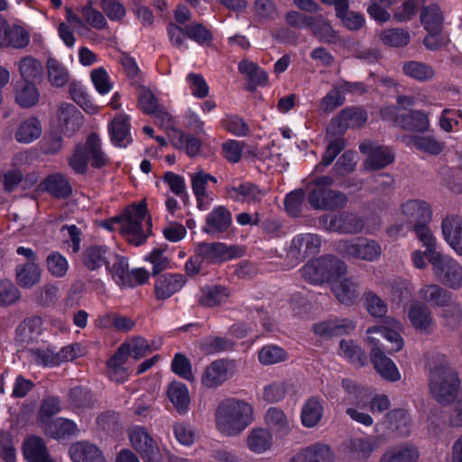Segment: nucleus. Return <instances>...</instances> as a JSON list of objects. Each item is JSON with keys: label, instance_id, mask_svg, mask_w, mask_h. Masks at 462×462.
<instances>
[{"label": "nucleus", "instance_id": "nucleus-1", "mask_svg": "<svg viewBox=\"0 0 462 462\" xmlns=\"http://www.w3.org/2000/svg\"><path fill=\"white\" fill-rule=\"evenodd\" d=\"M253 420L254 409L252 405L237 399H227L221 402L215 411L216 428L226 437L239 435Z\"/></svg>", "mask_w": 462, "mask_h": 462}, {"label": "nucleus", "instance_id": "nucleus-2", "mask_svg": "<svg viewBox=\"0 0 462 462\" xmlns=\"http://www.w3.org/2000/svg\"><path fill=\"white\" fill-rule=\"evenodd\" d=\"M430 390L436 401L448 404L460 392L461 381L447 357L439 356L430 368Z\"/></svg>", "mask_w": 462, "mask_h": 462}, {"label": "nucleus", "instance_id": "nucleus-3", "mask_svg": "<svg viewBox=\"0 0 462 462\" xmlns=\"http://www.w3.org/2000/svg\"><path fill=\"white\" fill-rule=\"evenodd\" d=\"M119 229L125 239L138 246L144 243L152 233V219L147 214L144 200L127 207L119 216Z\"/></svg>", "mask_w": 462, "mask_h": 462}, {"label": "nucleus", "instance_id": "nucleus-4", "mask_svg": "<svg viewBox=\"0 0 462 462\" xmlns=\"http://www.w3.org/2000/svg\"><path fill=\"white\" fill-rule=\"evenodd\" d=\"M108 157L102 150L99 135L90 134L83 146L78 145L69 158V165L78 173L83 174L90 164L94 168H102L108 163Z\"/></svg>", "mask_w": 462, "mask_h": 462}, {"label": "nucleus", "instance_id": "nucleus-5", "mask_svg": "<svg viewBox=\"0 0 462 462\" xmlns=\"http://www.w3.org/2000/svg\"><path fill=\"white\" fill-rule=\"evenodd\" d=\"M300 275L307 282L319 285L332 282L337 277L346 272V265L334 256H322L305 264L300 270Z\"/></svg>", "mask_w": 462, "mask_h": 462}, {"label": "nucleus", "instance_id": "nucleus-6", "mask_svg": "<svg viewBox=\"0 0 462 462\" xmlns=\"http://www.w3.org/2000/svg\"><path fill=\"white\" fill-rule=\"evenodd\" d=\"M432 208L429 202L419 199H409L402 202L396 215L402 224L393 225L388 228L390 236H398L403 230V226H415L430 223L432 219Z\"/></svg>", "mask_w": 462, "mask_h": 462}, {"label": "nucleus", "instance_id": "nucleus-7", "mask_svg": "<svg viewBox=\"0 0 462 462\" xmlns=\"http://www.w3.org/2000/svg\"><path fill=\"white\" fill-rule=\"evenodd\" d=\"M333 182V178L329 176H322L314 180L313 187L308 195V201L313 208L335 210L346 204V196L330 188Z\"/></svg>", "mask_w": 462, "mask_h": 462}, {"label": "nucleus", "instance_id": "nucleus-8", "mask_svg": "<svg viewBox=\"0 0 462 462\" xmlns=\"http://www.w3.org/2000/svg\"><path fill=\"white\" fill-rule=\"evenodd\" d=\"M435 279L453 291L462 288V264L446 254H433L429 261Z\"/></svg>", "mask_w": 462, "mask_h": 462}, {"label": "nucleus", "instance_id": "nucleus-9", "mask_svg": "<svg viewBox=\"0 0 462 462\" xmlns=\"http://www.w3.org/2000/svg\"><path fill=\"white\" fill-rule=\"evenodd\" d=\"M342 386L347 393L343 401L347 406L346 414L360 424L371 426L374 423L373 418L363 411L367 405L365 390L349 379L343 380Z\"/></svg>", "mask_w": 462, "mask_h": 462}, {"label": "nucleus", "instance_id": "nucleus-10", "mask_svg": "<svg viewBox=\"0 0 462 462\" xmlns=\"http://www.w3.org/2000/svg\"><path fill=\"white\" fill-rule=\"evenodd\" d=\"M337 250L347 257L367 262L377 261L383 253L379 243L368 238L341 241Z\"/></svg>", "mask_w": 462, "mask_h": 462}, {"label": "nucleus", "instance_id": "nucleus-11", "mask_svg": "<svg viewBox=\"0 0 462 462\" xmlns=\"http://www.w3.org/2000/svg\"><path fill=\"white\" fill-rule=\"evenodd\" d=\"M128 437L132 447L144 462H162V451L158 443L143 427L129 428Z\"/></svg>", "mask_w": 462, "mask_h": 462}, {"label": "nucleus", "instance_id": "nucleus-12", "mask_svg": "<svg viewBox=\"0 0 462 462\" xmlns=\"http://www.w3.org/2000/svg\"><path fill=\"white\" fill-rule=\"evenodd\" d=\"M359 150L366 156L363 166L368 171H377L385 168L394 161V153L391 148L371 141L362 143Z\"/></svg>", "mask_w": 462, "mask_h": 462}, {"label": "nucleus", "instance_id": "nucleus-13", "mask_svg": "<svg viewBox=\"0 0 462 462\" xmlns=\"http://www.w3.org/2000/svg\"><path fill=\"white\" fill-rule=\"evenodd\" d=\"M236 373V363L228 359H218L208 365L201 376V383L215 389L229 380Z\"/></svg>", "mask_w": 462, "mask_h": 462}, {"label": "nucleus", "instance_id": "nucleus-14", "mask_svg": "<svg viewBox=\"0 0 462 462\" xmlns=\"http://www.w3.org/2000/svg\"><path fill=\"white\" fill-rule=\"evenodd\" d=\"M407 318L411 327L420 333L430 335L436 328L430 310L420 301L414 300L408 306Z\"/></svg>", "mask_w": 462, "mask_h": 462}, {"label": "nucleus", "instance_id": "nucleus-15", "mask_svg": "<svg viewBox=\"0 0 462 462\" xmlns=\"http://www.w3.org/2000/svg\"><path fill=\"white\" fill-rule=\"evenodd\" d=\"M81 124L82 115L74 105L63 102L59 106L55 126L60 134L71 136L79 130Z\"/></svg>", "mask_w": 462, "mask_h": 462}, {"label": "nucleus", "instance_id": "nucleus-16", "mask_svg": "<svg viewBox=\"0 0 462 462\" xmlns=\"http://www.w3.org/2000/svg\"><path fill=\"white\" fill-rule=\"evenodd\" d=\"M29 42V33L23 27L8 23L0 15V47L22 49Z\"/></svg>", "mask_w": 462, "mask_h": 462}, {"label": "nucleus", "instance_id": "nucleus-17", "mask_svg": "<svg viewBox=\"0 0 462 462\" xmlns=\"http://www.w3.org/2000/svg\"><path fill=\"white\" fill-rule=\"evenodd\" d=\"M359 287L356 279L339 276L332 281L330 291L340 304L352 306L359 298Z\"/></svg>", "mask_w": 462, "mask_h": 462}, {"label": "nucleus", "instance_id": "nucleus-18", "mask_svg": "<svg viewBox=\"0 0 462 462\" xmlns=\"http://www.w3.org/2000/svg\"><path fill=\"white\" fill-rule=\"evenodd\" d=\"M321 240L315 234H300L293 237L288 254L294 259L302 260L319 251Z\"/></svg>", "mask_w": 462, "mask_h": 462}, {"label": "nucleus", "instance_id": "nucleus-19", "mask_svg": "<svg viewBox=\"0 0 462 462\" xmlns=\"http://www.w3.org/2000/svg\"><path fill=\"white\" fill-rule=\"evenodd\" d=\"M441 231L446 243L458 256H462V217L446 216L441 221Z\"/></svg>", "mask_w": 462, "mask_h": 462}, {"label": "nucleus", "instance_id": "nucleus-20", "mask_svg": "<svg viewBox=\"0 0 462 462\" xmlns=\"http://www.w3.org/2000/svg\"><path fill=\"white\" fill-rule=\"evenodd\" d=\"M226 196L236 202L256 204L260 203L266 195L264 189L251 182L241 183L237 186L228 185L226 188Z\"/></svg>", "mask_w": 462, "mask_h": 462}, {"label": "nucleus", "instance_id": "nucleus-21", "mask_svg": "<svg viewBox=\"0 0 462 462\" xmlns=\"http://www.w3.org/2000/svg\"><path fill=\"white\" fill-rule=\"evenodd\" d=\"M403 326L401 321L388 317L383 326L368 328L366 334H380L383 338L392 344L393 352H398L403 347V339L400 335Z\"/></svg>", "mask_w": 462, "mask_h": 462}, {"label": "nucleus", "instance_id": "nucleus-22", "mask_svg": "<svg viewBox=\"0 0 462 462\" xmlns=\"http://www.w3.org/2000/svg\"><path fill=\"white\" fill-rule=\"evenodd\" d=\"M114 253L103 245H95L87 247L82 255V263L89 271H96L111 263Z\"/></svg>", "mask_w": 462, "mask_h": 462}, {"label": "nucleus", "instance_id": "nucleus-23", "mask_svg": "<svg viewBox=\"0 0 462 462\" xmlns=\"http://www.w3.org/2000/svg\"><path fill=\"white\" fill-rule=\"evenodd\" d=\"M246 448L255 455H262L272 449L273 438L270 430L265 428H254L245 439Z\"/></svg>", "mask_w": 462, "mask_h": 462}, {"label": "nucleus", "instance_id": "nucleus-24", "mask_svg": "<svg viewBox=\"0 0 462 462\" xmlns=\"http://www.w3.org/2000/svg\"><path fill=\"white\" fill-rule=\"evenodd\" d=\"M325 402L318 397H310L302 404L300 410V421L303 427L311 429L321 420L324 413Z\"/></svg>", "mask_w": 462, "mask_h": 462}, {"label": "nucleus", "instance_id": "nucleus-25", "mask_svg": "<svg viewBox=\"0 0 462 462\" xmlns=\"http://www.w3.org/2000/svg\"><path fill=\"white\" fill-rule=\"evenodd\" d=\"M69 456L73 462H107L103 452L88 441H79L71 445Z\"/></svg>", "mask_w": 462, "mask_h": 462}, {"label": "nucleus", "instance_id": "nucleus-26", "mask_svg": "<svg viewBox=\"0 0 462 462\" xmlns=\"http://www.w3.org/2000/svg\"><path fill=\"white\" fill-rule=\"evenodd\" d=\"M326 227L338 233H358L364 228V222L359 217L351 213H341L330 218Z\"/></svg>", "mask_w": 462, "mask_h": 462}, {"label": "nucleus", "instance_id": "nucleus-27", "mask_svg": "<svg viewBox=\"0 0 462 462\" xmlns=\"http://www.w3.org/2000/svg\"><path fill=\"white\" fill-rule=\"evenodd\" d=\"M111 142L118 147H125L131 142L129 116L125 114L116 116L108 126Z\"/></svg>", "mask_w": 462, "mask_h": 462}, {"label": "nucleus", "instance_id": "nucleus-28", "mask_svg": "<svg viewBox=\"0 0 462 462\" xmlns=\"http://www.w3.org/2000/svg\"><path fill=\"white\" fill-rule=\"evenodd\" d=\"M366 120V113L362 108H346L332 120L329 129L337 128L338 133H344L349 127L363 125Z\"/></svg>", "mask_w": 462, "mask_h": 462}, {"label": "nucleus", "instance_id": "nucleus-29", "mask_svg": "<svg viewBox=\"0 0 462 462\" xmlns=\"http://www.w3.org/2000/svg\"><path fill=\"white\" fill-rule=\"evenodd\" d=\"M162 345V340L157 342V345H150L145 338L136 337L127 342L123 343L118 349L129 359L133 357L138 360L154 350H158Z\"/></svg>", "mask_w": 462, "mask_h": 462}, {"label": "nucleus", "instance_id": "nucleus-30", "mask_svg": "<svg viewBox=\"0 0 462 462\" xmlns=\"http://www.w3.org/2000/svg\"><path fill=\"white\" fill-rule=\"evenodd\" d=\"M418 295L424 302L437 307L447 306L450 301V293L437 283H424L418 291Z\"/></svg>", "mask_w": 462, "mask_h": 462}, {"label": "nucleus", "instance_id": "nucleus-31", "mask_svg": "<svg viewBox=\"0 0 462 462\" xmlns=\"http://www.w3.org/2000/svg\"><path fill=\"white\" fill-rule=\"evenodd\" d=\"M402 141L409 148H415L432 155L439 154L444 149V144L431 135L407 134L402 136Z\"/></svg>", "mask_w": 462, "mask_h": 462}, {"label": "nucleus", "instance_id": "nucleus-32", "mask_svg": "<svg viewBox=\"0 0 462 462\" xmlns=\"http://www.w3.org/2000/svg\"><path fill=\"white\" fill-rule=\"evenodd\" d=\"M232 223V216L223 206L216 207L206 218L204 231L210 235L225 232Z\"/></svg>", "mask_w": 462, "mask_h": 462}, {"label": "nucleus", "instance_id": "nucleus-33", "mask_svg": "<svg viewBox=\"0 0 462 462\" xmlns=\"http://www.w3.org/2000/svg\"><path fill=\"white\" fill-rule=\"evenodd\" d=\"M230 291L221 285H206L197 294V299L201 306L211 308L226 302Z\"/></svg>", "mask_w": 462, "mask_h": 462}, {"label": "nucleus", "instance_id": "nucleus-34", "mask_svg": "<svg viewBox=\"0 0 462 462\" xmlns=\"http://www.w3.org/2000/svg\"><path fill=\"white\" fill-rule=\"evenodd\" d=\"M186 282L182 274L164 273L155 282V292L159 299H168L179 291Z\"/></svg>", "mask_w": 462, "mask_h": 462}, {"label": "nucleus", "instance_id": "nucleus-35", "mask_svg": "<svg viewBox=\"0 0 462 462\" xmlns=\"http://www.w3.org/2000/svg\"><path fill=\"white\" fill-rule=\"evenodd\" d=\"M378 446L377 439L373 437H356L346 443L349 457L357 460L367 459Z\"/></svg>", "mask_w": 462, "mask_h": 462}, {"label": "nucleus", "instance_id": "nucleus-36", "mask_svg": "<svg viewBox=\"0 0 462 462\" xmlns=\"http://www.w3.org/2000/svg\"><path fill=\"white\" fill-rule=\"evenodd\" d=\"M42 278L40 265L34 262H26L15 267V280L18 285L30 289L38 284Z\"/></svg>", "mask_w": 462, "mask_h": 462}, {"label": "nucleus", "instance_id": "nucleus-37", "mask_svg": "<svg viewBox=\"0 0 462 462\" xmlns=\"http://www.w3.org/2000/svg\"><path fill=\"white\" fill-rule=\"evenodd\" d=\"M371 360L374 369L383 379L390 382L401 379V374L396 365L384 355L383 349H377L374 354H372Z\"/></svg>", "mask_w": 462, "mask_h": 462}, {"label": "nucleus", "instance_id": "nucleus-38", "mask_svg": "<svg viewBox=\"0 0 462 462\" xmlns=\"http://www.w3.org/2000/svg\"><path fill=\"white\" fill-rule=\"evenodd\" d=\"M418 458V448L412 444L402 443L388 448L380 462H417Z\"/></svg>", "mask_w": 462, "mask_h": 462}, {"label": "nucleus", "instance_id": "nucleus-39", "mask_svg": "<svg viewBox=\"0 0 462 462\" xmlns=\"http://www.w3.org/2000/svg\"><path fill=\"white\" fill-rule=\"evenodd\" d=\"M128 358L119 349L106 362V374L110 380L125 383L129 375Z\"/></svg>", "mask_w": 462, "mask_h": 462}, {"label": "nucleus", "instance_id": "nucleus-40", "mask_svg": "<svg viewBox=\"0 0 462 462\" xmlns=\"http://www.w3.org/2000/svg\"><path fill=\"white\" fill-rule=\"evenodd\" d=\"M333 454L330 448L322 444H316L302 449L294 455L290 462H332Z\"/></svg>", "mask_w": 462, "mask_h": 462}, {"label": "nucleus", "instance_id": "nucleus-41", "mask_svg": "<svg viewBox=\"0 0 462 462\" xmlns=\"http://www.w3.org/2000/svg\"><path fill=\"white\" fill-rule=\"evenodd\" d=\"M111 262L112 265L107 264L106 270L112 280L119 286L133 287L127 259L114 254Z\"/></svg>", "mask_w": 462, "mask_h": 462}, {"label": "nucleus", "instance_id": "nucleus-42", "mask_svg": "<svg viewBox=\"0 0 462 462\" xmlns=\"http://www.w3.org/2000/svg\"><path fill=\"white\" fill-rule=\"evenodd\" d=\"M24 457L29 462H54L49 456L46 446L41 438L32 436L23 443Z\"/></svg>", "mask_w": 462, "mask_h": 462}, {"label": "nucleus", "instance_id": "nucleus-43", "mask_svg": "<svg viewBox=\"0 0 462 462\" xmlns=\"http://www.w3.org/2000/svg\"><path fill=\"white\" fill-rule=\"evenodd\" d=\"M197 252L206 263L223 262L232 257L231 251L224 243L199 244Z\"/></svg>", "mask_w": 462, "mask_h": 462}, {"label": "nucleus", "instance_id": "nucleus-44", "mask_svg": "<svg viewBox=\"0 0 462 462\" xmlns=\"http://www.w3.org/2000/svg\"><path fill=\"white\" fill-rule=\"evenodd\" d=\"M429 113L421 110H411L401 116L400 126L408 131L424 133L430 130Z\"/></svg>", "mask_w": 462, "mask_h": 462}, {"label": "nucleus", "instance_id": "nucleus-45", "mask_svg": "<svg viewBox=\"0 0 462 462\" xmlns=\"http://www.w3.org/2000/svg\"><path fill=\"white\" fill-rule=\"evenodd\" d=\"M168 397L177 411L180 414L188 412L190 397L188 387L180 382H172L168 387Z\"/></svg>", "mask_w": 462, "mask_h": 462}, {"label": "nucleus", "instance_id": "nucleus-46", "mask_svg": "<svg viewBox=\"0 0 462 462\" xmlns=\"http://www.w3.org/2000/svg\"><path fill=\"white\" fill-rule=\"evenodd\" d=\"M42 133V128L39 119L30 117L18 125L14 138L20 143L28 144L37 140Z\"/></svg>", "mask_w": 462, "mask_h": 462}, {"label": "nucleus", "instance_id": "nucleus-47", "mask_svg": "<svg viewBox=\"0 0 462 462\" xmlns=\"http://www.w3.org/2000/svg\"><path fill=\"white\" fill-rule=\"evenodd\" d=\"M15 102L23 108L34 106L40 99V92L32 82L16 84L14 89Z\"/></svg>", "mask_w": 462, "mask_h": 462}, {"label": "nucleus", "instance_id": "nucleus-48", "mask_svg": "<svg viewBox=\"0 0 462 462\" xmlns=\"http://www.w3.org/2000/svg\"><path fill=\"white\" fill-rule=\"evenodd\" d=\"M387 427L398 432L400 435H407L411 427V420L410 414L405 409L391 410L385 417Z\"/></svg>", "mask_w": 462, "mask_h": 462}, {"label": "nucleus", "instance_id": "nucleus-49", "mask_svg": "<svg viewBox=\"0 0 462 462\" xmlns=\"http://www.w3.org/2000/svg\"><path fill=\"white\" fill-rule=\"evenodd\" d=\"M443 20V14L438 5L430 4L421 9L420 22L427 32H441Z\"/></svg>", "mask_w": 462, "mask_h": 462}, {"label": "nucleus", "instance_id": "nucleus-50", "mask_svg": "<svg viewBox=\"0 0 462 462\" xmlns=\"http://www.w3.org/2000/svg\"><path fill=\"white\" fill-rule=\"evenodd\" d=\"M20 76L24 81L32 82L41 78L43 72L42 62L32 55L22 58L16 63Z\"/></svg>", "mask_w": 462, "mask_h": 462}, {"label": "nucleus", "instance_id": "nucleus-51", "mask_svg": "<svg viewBox=\"0 0 462 462\" xmlns=\"http://www.w3.org/2000/svg\"><path fill=\"white\" fill-rule=\"evenodd\" d=\"M48 80L54 88L64 87L69 79L68 69L54 58H49L46 62Z\"/></svg>", "mask_w": 462, "mask_h": 462}, {"label": "nucleus", "instance_id": "nucleus-52", "mask_svg": "<svg viewBox=\"0 0 462 462\" xmlns=\"http://www.w3.org/2000/svg\"><path fill=\"white\" fill-rule=\"evenodd\" d=\"M265 421L270 430L278 435L285 436L291 431V420L277 408H270L267 411Z\"/></svg>", "mask_w": 462, "mask_h": 462}, {"label": "nucleus", "instance_id": "nucleus-53", "mask_svg": "<svg viewBox=\"0 0 462 462\" xmlns=\"http://www.w3.org/2000/svg\"><path fill=\"white\" fill-rule=\"evenodd\" d=\"M44 426L46 433L54 439H61L67 436H71L78 431L76 423L64 418H57L52 420Z\"/></svg>", "mask_w": 462, "mask_h": 462}, {"label": "nucleus", "instance_id": "nucleus-54", "mask_svg": "<svg viewBox=\"0 0 462 462\" xmlns=\"http://www.w3.org/2000/svg\"><path fill=\"white\" fill-rule=\"evenodd\" d=\"M397 2L398 0H369L366 12L377 23H386L391 19L389 9Z\"/></svg>", "mask_w": 462, "mask_h": 462}, {"label": "nucleus", "instance_id": "nucleus-55", "mask_svg": "<svg viewBox=\"0 0 462 462\" xmlns=\"http://www.w3.org/2000/svg\"><path fill=\"white\" fill-rule=\"evenodd\" d=\"M309 28L321 41L335 42L338 38L331 24L321 15L312 17Z\"/></svg>", "mask_w": 462, "mask_h": 462}, {"label": "nucleus", "instance_id": "nucleus-56", "mask_svg": "<svg viewBox=\"0 0 462 462\" xmlns=\"http://www.w3.org/2000/svg\"><path fill=\"white\" fill-rule=\"evenodd\" d=\"M402 70L409 78L420 82L430 80L435 74L431 66L414 60L405 62Z\"/></svg>", "mask_w": 462, "mask_h": 462}, {"label": "nucleus", "instance_id": "nucleus-57", "mask_svg": "<svg viewBox=\"0 0 462 462\" xmlns=\"http://www.w3.org/2000/svg\"><path fill=\"white\" fill-rule=\"evenodd\" d=\"M380 40L390 47H403L411 41L410 32L402 28H392L383 30L379 34Z\"/></svg>", "mask_w": 462, "mask_h": 462}, {"label": "nucleus", "instance_id": "nucleus-58", "mask_svg": "<svg viewBox=\"0 0 462 462\" xmlns=\"http://www.w3.org/2000/svg\"><path fill=\"white\" fill-rule=\"evenodd\" d=\"M44 189L57 198H65L71 193L67 179L60 174H53L44 180Z\"/></svg>", "mask_w": 462, "mask_h": 462}, {"label": "nucleus", "instance_id": "nucleus-59", "mask_svg": "<svg viewBox=\"0 0 462 462\" xmlns=\"http://www.w3.org/2000/svg\"><path fill=\"white\" fill-rule=\"evenodd\" d=\"M364 307L372 317L376 319L385 317L388 311L386 302L371 291L364 293Z\"/></svg>", "mask_w": 462, "mask_h": 462}, {"label": "nucleus", "instance_id": "nucleus-60", "mask_svg": "<svg viewBox=\"0 0 462 462\" xmlns=\"http://www.w3.org/2000/svg\"><path fill=\"white\" fill-rule=\"evenodd\" d=\"M46 268L51 276L63 278L69 271V263L59 252H51L46 258Z\"/></svg>", "mask_w": 462, "mask_h": 462}, {"label": "nucleus", "instance_id": "nucleus-61", "mask_svg": "<svg viewBox=\"0 0 462 462\" xmlns=\"http://www.w3.org/2000/svg\"><path fill=\"white\" fill-rule=\"evenodd\" d=\"M286 359L285 350L278 346L266 345L258 352V360L263 365H274Z\"/></svg>", "mask_w": 462, "mask_h": 462}, {"label": "nucleus", "instance_id": "nucleus-62", "mask_svg": "<svg viewBox=\"0 0 462 462\" xmlns=\"http://www.w3.org/2000/svg\"><path fill=\"white\" fill-rule=\"evenodd\" d=\"M339 355L356 365H364L366 360L362 349L350 340L340 341Z\"/></svg>", "mask_w": 462, "mask_h": 462}, {"label": "nucleus", "instance_id": "nucleus-63", "mask_svg": "<svg viewBox=\"0 0 462 462\" xmlns=\"http://www.w3.org/2000/svg\"><path fill=\"white\" fill-rule=\"evenodd\" d=\"M21 298L16 285L8 279L0 280V308L15 304Z\"/></svg>", "mask_w": 462, "mask_h": 462}, {"label": "nucleus", "instance_id": "nucleus-64", "mask_svg": "<svg viewBox=\"0 0 462 462\" xmlns=\"http://www.w3.org/2000/svg\"><path fill=\"white\" fill-rule=\"evenodd\" d=\"M439 127L447 133L454 131L455 127L462 129V111L443 109L439 117Z\"/></svg>", "mask_w": 462, "mask_h": 462}]
</instances>
